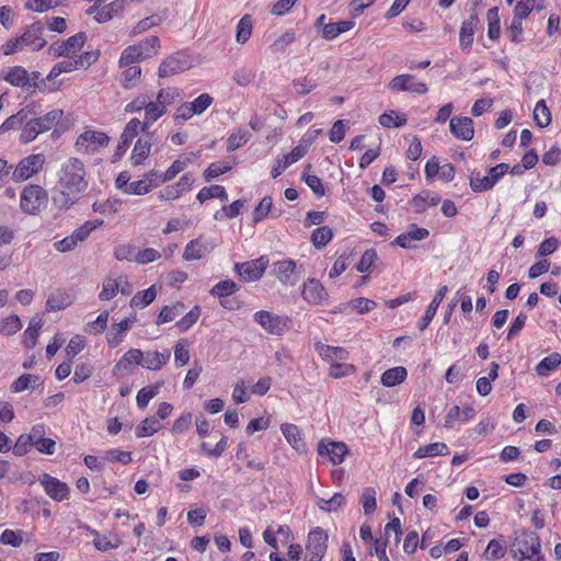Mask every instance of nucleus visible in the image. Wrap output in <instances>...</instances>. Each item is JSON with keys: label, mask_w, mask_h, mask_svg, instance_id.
Instances as JSON below:
<instances>
[{"label": "nucleus", "mask_w": 561, "mask_h": 561, "mask_svg": "<svg viewBox=\"0 0 561 561\" xmlns=\"http://www.w3.org/2000/svg\"><path fill=\"white\" fill-rule=\"evenodd\" d=\"M22 322L16 314H11L2 320L0 323V334L4 336H11L20 331Z\"/></svg>", "instance_id": "56"}, {"label": "nucleus", "mask_w": 561, "mask_h": 561, "mask_svg": "<svg viewBox=\"0 0 561 561\" xmlns=\"http://www.w3.org/2000/svg\"><path fill=\"white\" fill-rule=\"evenodd\" d=\"M191 68V61L188 57L181 51H178L167 59H164L158 71L160 78H167L176 73H181Z\"/></svg>", "instance_id": "11"}, {"label": "nucleus", "mask_w": 561, "mask_h": 561, "mask_svg": "<svg viewBox=\"0 0 561 561\" xmlns=\"http://www.w3.org/2000/svg\"><path fill=\"white\" fill-rule=\"evenodd\" d=\"M110 142V137L103 131L85 130L81 134L77 141L76 147L78 150H83L88 153H94L100 148L106 147Z\"/></svg>", "instance_id": "8"}, {"label": "nucleus", "mask_w": 561, "mask_h": 561, "mask_svg": "<svg viewBox=\"0 0 561 561\" xmlns=\"http://www.w3.org/2000/svg\"><path fill=\"white\" fill-rule=\"evenodd\" d=\"M328 536L321 528L311 530L306 545L305 561H321L327 552Z\"/></svg>", "instance_id": "6"}, {"label": "nucleus", "mask_w": 561, "mask_h": 561, "mask_svg": "<svg viewBox=\"0 0 561 561\" xmlns=\"http://www.w3.org/2000/svg\"><path fill=\"white\" fill-rule=\"evenodd\" d=\"M377 492L374 488H365L362 492L360 504L366 515H371L377 508Z\"/></svg>", "instance_id": "47"}, {"label": "nucleus", "mask_w": 561, "mask_h": 561, "mask_svg": "<svg viewBox=\"0 0 561 561\" xmlns=\"http://www.w3.org/2000/svg\"><path fill=\"white\" fill-rule=\"evenodd\" d=\"M439 202L440 196L438 194L423 191L412 198L411 205L413 206L415 213L423 214L426 210L427 204L436 206L439 204Z\"/></svg>", "instance_id": "27"}, {"label": "nucleus", "mask_w": 561, "mask_h": 561, "mask_svg": "<svg viewBox=\"0 0 561 561\" xmlns=\"http://www.w3.org/2000/svg\"><path fill=\"white\" fill-rule=\"evenodd\" d=\"M138 248L131 244H122L116 247L114 256L119 261L137 262Z\"/></svg>", "instance_id": "62"}, {"label": "nucleus", "mask_w": 561, "mask_h": 561, "mask_svg": "<svg viewBox=\"0 0 561 561\" xmlns=\"http://www.w3.org/2000/svg\"><path fill=\"white\" fill-rule=\"evenodd\" d=\"M392 91H407L417 94H425L428 91L426 83L419 82L412 75H399L389 82Z\"/></svg>", "instance_id": "14"}, {"label": "nucleus", "mask_w": 561, "mask_h": 561, "mask_svg": "<svg viewBox=\"0 0 561 561\" xmlns=\"http://www.w3.org/2000/svg\"><path fill=\"white\" fill-rule=\"evenodd\" d=\"M167 107L164 104L160 103L158 99L156 98V101H150V99L147 102L146 110H145V121L148 122V126L159 119L163 114H165Z\"/></svg>", "instance_id": "41"}, {"label": "nucleus", "mask_w": 561, "mask_h": 561, "mask_svg": "<svg viewBox=\"0 0 561 561\" xmlns=\"http://www.w3.org/2000/svg\"><path fill=\"white\" fill-rule=\"evenodd\" d=\"M346 504V499L341 493H334L329 500L320 499L318 506L320 510L331 513L337 511L340 507Z\"/></svg>", "instance_id": "53"}, {"label": "nucleus", "mask_w": 561, "mask_h": 561, "mask_svg": "<svg viewBox=\"0 0 561 561\" xmlns=\"http://www.w3.org/2000/svg\"><path fill=\"white\" fill-rule=\"evenodd\" d=\"M38 482L45 493L55 502H62L70 497L69 485L49 473L43 472L38 476Z\"/></svg>", "instance_id": "5"}, {"label": "nucleus", "mask_w": 561, "mask_h": 561, "mask_svg": "<svg viewBox=\"0 0 561 561\" xmlns=\"http://www.w3.org/2000/svg\"><path fill=\"white\" fill-rule=\"evenodd\" d=\"M311 164L306 165L302 179L306 182V184L310 187V190L313 192V194L317 195L318 197H321L325 194L324 185L319 176L309 174Z\"/></svg>", "instance_id": "46"}, {"label": "nucleus", "mask_w": 561, "mask_h": 561, "mask_svg": "<svg viewBox=\"0 0 561 561\" xmlns=\"http://www.w3.org/2000/svg\"><path fill=\"white\" fill-rule=\"evenodd\" d=\"M270 388H233L232 398L236 403L247 402L251 394L264 396Z\"/></svg>", "instance_id": "55"}, {"label": "nucleus", "mask_w": 561, "mask_h": 561, "mask_svg": "<svg viewBox=\"0 0 561 561\" xmlns=\"http://www.w3.org/2000/svg\"><path fill=\"white\" fill-rule=\"evenodd\" d=\"M136 47L142 53V57L150 58L158 54L160 49V39L159 37L152 35L136 44Z\"/></svg>", "instance_id": "44"}, {"label": "nucleus", "mask_w": 561, "mask_h": 561, "mask_svg": "<svg viewBox=\"0 0 561 561\" xmlns=\"http://www.w3.org/2000/svg\"><path fill=\"white\" fill-rule=\"evenodd\" d=\"M280 431L287 443L296 450H299L305 446L300 430L297 425L293 423H285L280 426Z\"/></svg>", "instance_id": "28"}, {"label": "nucleus", "mask_w": 561, "mask_h": 561, "mask_svg": "<svg viewBox=\"0 0 561 561\" xmlns=\"http://www.w3.org/2000/svg\"><path fill=\"white\" fill-rule=\"evenodd\" d=\"M348 453V447L343 442H332L329 439H321L318 444V454L320 457H328L329 461L333 465H340L344 461Z\"/></svg>", "instance_id": "10"}, {"label": "nucleus", "mask_w": 561, "mask_h": 561, "mask_svg": "<svg viewBox=\"0 0 561 561\" xmlns=\"http://www.w3.org/2000/svg\"><path fill=\"white\" fill-rule=\"evenodd\" d=\"M534 121L536 122L537 126L539 127H546L551 122V114L546 105L545 100H540L537 102L535 108H534Z\"/></svg>", "instance_id": "49"}, {"label": "nucleus", "mask_w": 561, "mask_h": 561, "mask_svg": "<svg viewBox=\"0 0 561 561\" xmlns=\"http://www.w3.org/2000/svg\"><path fill=\"white\" fill-rule=\"evenodd\" d=\"M561 364V355L552 353L545 357L537 366L536 371L540 376H547L551 370L556 369Z\"/></svg>", "instance_id": "48"}, {"label": "nucleus", "mask_w": 561, "mask_h": 561, "mask_svg": "<svg viewBox=\"0 0 561 561\" xmlns=\"http://www.w3.org/2000/svg\"><path fill=\"white\" fill-rule=\"evenodd\" d=\"M162 425L154 416L146 417L135 430L136 437H149L161 430Z\"/></svg>", "instance_id": "33"}, {"label": "nucleus", "mask_w": 561, "mask_h": 561, "mask_svg": "<svg viewBox=\"0 0 561 561\" xmlns=\"http://www.w3.org/2000/svg\"><path fill=\"white\" fill-rule=\"evenodd\" d=\"M407 374V369L402 366L388 369L381 376L382 386L400 385L405 380Z\"/></svg>", "instance_id": "36"}, {"label": "nucleus", "mask_w": 561, "mask_h": 561, "mask_svg": "<svg viewBox=\"0 0 561 561\" xmlns=\"http://www.w3.org/2000/svg\"><path fill=\"white\" fill-rule=\"evenodd\" d=\"M147 129H149L148 122H140L138 118H133L127 123L122 135L125 138L133 140L140 131L142 133V130Z\"/></svg>", "instance_id": "61"}, {"label": "nucleus", "mask_w": 561, "mask_h": 561, "mask_svg": "<svg viewBox=\"0 0 561 561\" xmlns=\"http://www.w3.org/2000/svg\"><path fill=\"white\" fill-rule=\"evenodd\" d=\"M316 348L323 358L329 360H344L348 355L343 347H334L323 343H317Z\"/></svg>", "instance_id": "34"}, {"label": "nucleus", "mask_w": 561, "mask_h": 561, "mask_svg": "<svg viewBox=\"0 0 561 561\" xmlns=\"http://www.w3.org/2000/svg\"><path fill=\"white\" fill-rule=\"evenodd\" d=\"M238 290V285L231 279H225L217 283L211 289L210 294L219 298H227Z\"/></svg>", "instance_id": "54"}, {"label": "nucleus", "mask_w": 561, "mask_h": 561, "mask_svg": "<svg viewBox=\"0 0 561 561\" xmlns=\"http://www.w3.org/2000/svg\"><path fill=\"white\" fill-rule=\"evenodd\" d=\"M295 39L296 35L294 32H285L270 45V49L273 53H283L290 44L295 42Z\"/></svg>", "instance_id": "63"}, {"label": "nucleus", "mask_w": 561, "mask_h": 561, "mask_svg": "<svg viewBox=\"0 0 561 561\" xmlns=\"http://www.w3.org/2000/svg\"><path fill=\"white\" fill-rule=\"evenodd\" d=\"M157 296L154 286L149 287L146 290L137 293L130 301L131 307L144 308L150 305Z\"/></svg>", "instance_id": "52"}, {"label": "nucleus", "mask_w": 561, "mask_h": 561, "mask_svg": "<svg viewBox=\"0 0 561 561\" xmlns=\"http://www.w3.org/2000/svg\"><path fill=\"white\" fill-rule=\"evenodd\" d=\"M476 416V411L471 405H466L461 410L459 405L451 407L445 415L444 426L446 428H453L457 421L469 422Z\"/></svg>", "instance_id": "22"}, {"label": "nucleus", "mask_w": 561, "mask_h": 561, "mask_svg": "<svg viewBox=\"0 0 561 561\" xmlns=\"http://www.w3.org/2000/svg\"><path fill=\"white\" fill-rule=\"evenodd\" d=\"M479 24L477 12H471L470 16L461 24L459 32L460 47L465 51H469L473 44V36Z\"/></svg>", "instance_id": "18"}, {"label": "nucleus", "mask_w": 561, "mask_h": 561, "mask_svg": "<svg viewBox=\"0 0 561 561\" xmlns=\"http://www.w3.org/2000/svg\"><path fill=\"white\" fill-rule=\"evenodd\" d=\"M488 36L492 41H496L501 34L499 8L493 7L488 11Z\"/></svg>", "instance_id": "43"}, {"label": "nucleus", "mask_w": 561, "mask_h": 561, "mask_svg": "<svg viewBox=\"0 0 561 561\" xmlns=\"http://www.w3.org/2000/svg\"><path fill=\"white\" fill-rule=\"evenodd\" d=\"M201 308L195 306L190 312L181 318L175 325L180 331L185 332L198 320Z\"/></svg>", "instance_id": "64"}, {"label": "nucleus", "mask_w": 561, "mask_h": 561, "mask_svg": "<svg viewBox=\"0 0 561 561\" xmlns=\"http://www.w3.org/2000/svg\"><path fill=\"white\" fill-rule=\"evenodd\" d=\"M157 99L168 107L169 105L183 100V91L175 87H168L159 91Z\"/></svg>", "instance_id": "38"}, {"label": "nucleus", "mask_w": 561, "mask_h": 561, "mask_svg": "<svg viewBox=\"0 0 561 561\" xmlns=\"http://www.w3.org/2000/svg\"><path fill=\"white\" fill-rule=\"evenodd\" d=\"M124 276H119L117 278L107 277L103 280L102 291L99 297L101 300H110L116 296L119 290L121 280H123Z\"/></svg>", "instance_id": "40"}, {"label": "nucleus", "mask_w": 561, "mask_h": 561, "mask_svg": "<svg viewBox=\"0 0 561 561\" xmlns=\"http://www.w3.org/2000/svg\"><path fill=\"white\" fill-rule=\"evenodd\" d=\"M142 352L138 348H130L116 363L113 368L115 375L130 374L136 367L141 366Z\"/></svg>", "instance_id": "17"}, {"label": "nucleus", "mask_w": 561, "mask_h": 561, "mask_svg": "<svg viewBox=\"0 0 561 561\" xmlns=\"http://www.w3.org/2000/svg\"><path fill=\"white\" fill-rule=\"evenodd\" d=\"M332 237L333 232L331 228H329L328 226H322L312 231L311 242L316 248L320 249L327 245L332 239Z\"/></svg>", "instance_id": "51"}, {"label": "nucleus", "mask_w": 561, "mask_h": 561, "mask_svg": "<svg viewBox=\"0 0 561 561\" xmlns=\"http://www.w3.org/2000/svg\"><path fill=\"white\" fill-rule=\"evenodd\" d=\"M193 423V414L186 412L181 414L172 424L171 433L173 435H182L186 433Z\"/></svg>", "instance_id": "59"}, {"label": "nucleus", "mask_w": 561, "mask_h": 561, "mask_svg": "<svg viewBox=\"0 0 561 561\" xmlns=\"http://www.w3.org/2000/svg\"><path fill=\"white\" fill-rule=\"evenodd\" d=\"M449 454V447L445 443H432L420 446L413 454L414 459H423L427 457L445 456Z\"/></svg>", "instance_id": "26"}, {"label": "nucleus", "mask_w": 561, "mask_h": 561, "mask_svg": "<svg viewBox=\"0 0 561 561\" xmlns=\"http://www.w3.org/2000/svg\"><path fill=\"white\" fill-rule=\"evenodd\" d=\"M33 447L42 455L51 456L56 453V440L46 437L47 427L44 424H35L30 430Z\"/></svg>", "instance_id": "13"}, {"label": "nucleus", "mask_w": 561, "mask_h": 561, "mask_svg": "<svg viewBox=\"0 0 561 561\" xmlns=\"http://www.w3.org/2000/svg\"><path fill=\"white\" fill-rule=\"evenodd\" d=\"M267 265L268 259L266 256H261L256 260L237 263L234 265V270L243 280L254 282L263 276Z\"/></svg>", "instance_id": "9"}, {"label": "nucleus", "mask_w": 561, "mask_h": 561, "mask_svg": "<svg viewBox=\"0 0 561 561\" xmlns=\"http://www.w3.org/2000/svg\"><path fill=\"white\" fill-rule=\"evenodd\" d=\"M214 247L207 240L196 238L190 241L183 252L185 261L201 260L213 251Z\"/></svg>", "instance_id": "19"}, {"label": "nucleus", "mask_w": 561, "mask_h": 561, "mask_svg": "<svg viewBox=\"0 0 561 561\" xmlns=\"http://www.w3.org/2000/svg\"><path fill=\"white\" fill-rule=\"evenodd\" d=\"M47 202V192L39 185L30 184L22 191L20 206L24 213L34 215L45 207Z\"/></svg>", "instance_id": "4"}, {"label": "nucleus", "mask_w": 561, "mask_h": 561, "mask_svg": "<svg viewBox=\"0 0 561 561\" xmlns=\"http://www.w3.org/2000/svg\"><path fill=\"white\" fill-rule=\"evenodd\" d=\"M45 162V157L42 153H33L23 158L13 171L12 178L14 181H25L36 174Z\"/></svg>", "instance_id": "7"}, {"label": "nucleus", "mask_w": 561, "mask_h": 561, "mask_svg": "<svg viewBox=\"0 0 561 561\" xmlns=\"http://www.w3.org/2000/svg\"><path fill=\"white\" fill-rule=\"evenodd\" d=\"M43 33L44 24L41 21H36L26 27L20 39H22L24 46H30L33 50L38 51L47 44Z\"/></svg>", "instance_id": "15"}, {"label": "nucleus", "mask_w": 561, "mask_h": 561, "mask_svg": "<svg viewBox=\"0 0 561 561\" xmlns=\"http://www.w3.org/2000/svg\"><path fill=\"white\" fill-rule=\"evenodd\" d=\"M273 270L277 279L286 286H294L299 280V268L297 263L291 259H286L274 263Z\"/></svg>", "instance_id": "12"}, {"label": "nucleus", "mask_w": 561, "mask_h": 561, "mask_svg": "<svg viewBox=\"0 0 561 561\" xmlns=\"http://www.w3.org/2000/svg\"><path fill=\"white\" fill-rule=\"evenodd\" d=\"M85 41H87V35L84 32H79V33L70 36L68 39L64 41V43L66 45V49L69 55V59L77 57L78 51L81 50Z\"/></svg>", "instance_id": "45"}, {"label": "nucleus", "mask_w": 561, "mask_h": 561, "mask_svg": "<svg viewBox=\"0 0 561 561\" xmlns=\"http://www.w3.org/2000/svg\"><path fill=\"white\" fill-rule=\"evenodd\" d=\"M27 113H30V110H27L26 105L25 107L21 108L18 113L8 117L0 126V133H5L11 129L22 130V127L26 123Z\"/></svg>", "instance_id": "31"}, {"label": "nucleus", "mask_w": 561, "mask_h": 561, "mask_svg": "<svg viewBox=\"0 0 561 561\" xmlns=\"http://www.w3.org/2000/svg\"><path fill=\"white\" fill-rule=\"evenodd\" d=\"M33 447L31 433L21 434L14 446L12 447V451L15 456L22 457L30 453Z\"/></svg>", "instance_id": "60"}, {"label": "nucleus", "mask_w": 561, "mask_h": 561, "mask_svg": "<svg viewBox=\"0 0 561 561\" xmlns=\"http://www.w3.org/2000/svg\"><path fill=\"white\" fill-rule=\"evenodd\" d=\"M87 529H88L89 534L93 536V546L99 551L106 552L108 550L118 548L121 545L119 539L116 537L114 538V541H113L108 537L102 536L98 530H95L89 526L87 527Z\"/></svg>", "instance_id": "30"}, {"label": "nucleus", "mask_w": 561, "mask_h": 561, "mask_svg": "<svg viewBox=\"0 0 561 561\" xmlns=\"http://www.w3.org/2000/svg\"><path fill=\"white\" fill-rule=\"evenodd\" d=\"M27 110H30V113H27L26 123L22 127L20 135V141L23 144H28L39 134L46 133L56 127L64 115L61 110H53L43 116H38L39 112L36 104L27 105Z\"/></svg>", "instance_id": "2"}, {"label": "nucleus", "mask_w": 561, "mask_h": 561, "mask_svg": "<svg viewBox=\"0 0 561 561\" xmlns=\"http://www.w3.org/2000/svg\"><path fill=\"white\" fill-rule=\"evenodd\" d=\"M141 54L142 53L138 49V47H136V45L128 46L123 50L121 55L119 66L127 67L145 59Z\"/></svg>", "instance_id": "58"}, {"label": "nucleus", "mask_w": 561, "mask_h": 561, "mask_svg": "<svg viewBox=\"0 0 561 561\" xmlns=\"http://www.w3.org/2000/svg\"><path fill=\"white\" fill-rule=\"evenodd\" d=\"M251 137V134L245 128H238L236 131L231 133L227 140V150L232 152L247 144Z\"/></svg>", "instance_id": "42"}, {"label": "nucleus", "mask_w": 561, "mask_h": 561, "mask_svg": "<svg viewBox=\"0 0 561 561\" xmlns=\"http://www.w3.org/2000/svg\"><path fill=\"white\" fill-rule=\"evenodd\" d=\"M150 144L147 139H144L140 137L134 147L133 154H131V162L134 165H140L142 162L148 158L150 153Z\"/></svg>", "instance_id": "39"}, {"label": "nucleus", "mask_w": 561, "mask_h": 561, "mask_svg": "<svg viewBox=\"0 0 561 561\" xmlns=\"http://www.w3.org/2000/svg\"><path fill=\"white\" fill-rule=\"evenodd\" d=\"M85 175V168L80 159L69 158L64 162L58 172L59 190L53 195L54 204L59 208L73 205L88 187Z\"/></svg>", "instance_id": "1"}, {"label": "nucleus", "mask_w": 561, "mask_h": 561, "mask_svg": "<svg viewBox=\"0 0 561 561\" xmlns=\"http://www.w3.org/2000/svg\"><path fill=\"white\" fill-rule=\"evenodd\" d=\"M1 78L13 87L23 88L26 90V85L30 83L28 73L22 66L9 67L3 70Z\"/></svg>", "instance_id": "23"}, {"label": "nucleus", "mask_w": 561, "mask_h": 561, "mask_svg": "<svg viewBox=\"0 0 561 561\" xmlns=\"http://www.w3.org/2000/svg\"><path fill=\"white\" fill-rule=\"evenodd\" d=\"M255 321L272 334H282L285 328V321L268 311L261 310L254 314Z\"/></svg>", "instance_id": "20"}, {"label": "nucleus", "mask_w": 561, "mask_h": 561, "mask_svg": "<svg viewBox=\"0 0 561 561\" xmlns=\"http://www.w3.org/2000/svg\"><path fill=\"white\" fill-rule=\"evenodd\" d=\"M512 551L518 561H542L541 543L539 536L531 530H522L512 543Z\"/></svg>", "instance_id": "3"}, {"label": "nucleus", "mask_w": 561, "mask_h": 561, "mask_svg": "<svg viewBox=\"0 0 561 561\" xmlns=\"http://www.w3.org/2000/svg\"><path fill=\"white\" fill-rule=\"evenodd\" d=\"M450 133L458 139L471 140L474 135L473 122L470 117H453L449 122Z\"/></svg>", "instance_id": "21"}, {"label": "nucleus", "mask_w": 561, "mask_h": 561, "mask_svg": "<svg viewBox=\"0 0 561 561\" xmlns=\"http://www.w3.org/2000/svg\"><path fill=\"white\" fill-rule=\"evenodd\" d=\"M184 304L176 302L172 306H164L160 311L156 323L158 325L167 322L173 321L175 318L180 317L184 311Z\"/></svg>", "instance_id": "37"}, {"label": "nucleus", "mask_w": 561, "mask_h": 561, "mask_svg": "<svg viewBox=\"0 0 561 561\" xmlns=\"http://www.w3.org/2000/svg\"><path fill=\"white\" fill-rule=\"evenodd\" d=\"M447 291H448V287L446 285L442 286L438 289V291L434 296L432 302L427 307V309L425 311V314L422 317V319L417 323V327H419L420 331H424L428 327V324L431 323V321L435 317L437 308L440 305V302L443 301V299H444L445 295L447 294Z\"/></svg>", "instance_id": "24"}, {"label": "nucleus", "mask_w": 561, "mask_h": 561, "mask_svg": "<svg viewBox=\"0 0 561 561\" xmlns=\"http://www.w3.org/2000/svg\"><path fill=\"white\" fill-rule=\"evenodd\" d=\"M196 198L201 203H205L206 201H208L210 198H219L220 201L226 202L228 199V194L224 186L215 184V185H210L208 187H203L198 192Z\"/></svg>", "instance_id": "35"}, {"label": "nucleus", "mask_w": 561, "mask_h": 561, "mask_svg": "<svg viewBox=\"0 0 561 561\" xmlns=\"http://www.w3.org/2000/svg\"><path fill=\"white\" fill-rule=\"evenodd\" d=\"M301 296L309 304L320 305L328 299L329 295L320 280L309 278L304 283Z\"/></svg>", "instance_id": "16"}, {"label": "nucleus", "mask_w": 561, "mask_h": 561, "mask_svg": "<svg viewBox=\"0 0 561 561\" xmlns=\"http://www.w3.org/2000/svg\"><path fill=\"white\" fill-rule=\"evenodd\" d=\"M71 304L69 295L65 290H56L51 293L46 301L47 311L62 310Z\"/></svg>", "instance_id": "32"}, {"label": "nucleus", "mask_w": 561, "mask_h": 561, "mask_svg": "<svg viewBox=\"0 0 561 561\" xmlns=\"http://www.w3.org/2000/svg\"><path fill=\"white\" fill-rule=\"evenodd\" d=\"M252 34V19L249 14H245L241 18L237 25V35L236 39L240 44H244L249 41Z\"/></svg>", "instance_id": "50"}, {"label": "nucleus", "mask_w": 561, "mask_h": 561, "mask_svg": "<svg viewBox=\"0 0 561 561\" xmlns=\"http://www.w3.org/2000/svg\"><path fill=\"white\" fill-rule=\"evenodd\" d=\"M141 75V68L136 65H129L123 71L122 83L125 89H130L137 84Z\"/></svg>", "instance_id": "57"}, {"label": "nucleus", "mask_w": 561, "mask_h": 561, "mask_svg": "<svg viewBox=\"0 0 561 561\" xmlns=\"http://www.w3.org/2000/svg\"><path fill=\"white\" fill-rule=\"evenodd\" d=\"M125 5V0H114L107 5H103L102 8L98 9L94 19L99 23H104L114 18V15L118 14L123 11Z\"/></svg>", "instance_id": "29"}, {"label": "nucleus", "mask_w": 561, "mask_h": 561, "mask_svg": "<svg viewBox=\"0 0 561 561\" xmlns=\"http://www.w3.org/2000/svg\"><path fill=\"white\" fill-rule=\"evenodd\" d=\"M169 358L170 353L168 351H149L142 353L141 367H145L150 370H157L160 369L163 365H165Z\"/></svg>", "instance_id": "25"}]
</instances>
